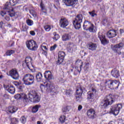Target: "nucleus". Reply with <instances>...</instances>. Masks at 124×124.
I'll list each match as a JSON object with an SVG mask.
<instances>
[{"label": "nucleus", "mask_w": 124, "mask_h": 124, "mask_svg": "<svg viewBox=\"0 0 124 124\" xmlns=\"http://www.w3.org/2000/svg\"><path fill=\"white\" fill-rule=\"evenodd\" d=\"M114 102V100L111 97V96L109 95L107 96L104 100L101 102V105L103 108H106L108 105H111Z\"/></svg>", "instance_id": "obj_10"}, {"label": "nucleus", "mask_w": 124, "mask_h": 124, "mask_svg": "<svg viewBox=\"0 0 124 124\" xmlns=\"http://www.w3.org/2000/svg\"><path fill=\"white\" fill-rule=\"evenodd\" d=\"M62 38L63 41H67V40H69L71 38V36L69 34H64L62 35Z\"/></svg>", "instance_id": "obj_27"}, {"label": "nucleus", "mask_w": 124, "mask_h": 124, "mask_svg": "<svg viewBox=\"0 0 124 124\" xmlns=\"http://www.w3.org/2000/svg\"><path fill=\"white\" fill-rule=\"evenodd\" d=\"M89 66H90V63L89 62H85V65L84 66V70L85 71L89 70Z\"/></svg>", "instance_id": "obj_36"}, {"label": "nucleus", "mask_w": 124, "mask_h": 124, "mask_svg": "<svg viewBox=\"0 0 124 124\" xmlns=\"http://www.w3.org/2000/svg\"><path fill=\"white\" fill-rule=\"evenodd\" d=\"M87 116L90 119H94L95 118V111L93 109H90L87 111Z\"/></svg>", "instance_id": "obj_22"}, {"label": "nucleus", "mask_w": 124, "mask_h": 124, "mask_svg": "<svg viewBox=\"0 0 124 124\" xmlns=\"http://www.w3.org/2000/svg\"><path fill=\"white\" fill-rule=\"evenodd\" d=\"M8 96H9V95H7V94H5L4 95V97H6V98H8Z\"/></svg>", "instance_id": "obj_57"}, {"label": "nucleus", "mask_w": 124, "mask_h": 124, "mask_svg": "<svg viewBox=\"0 0 124 124\" xmlns=\"http://www.w3.org/2000/svg\"><path fill=\"white\" fill-rule=\"evenodd\" d=\"M71 93H72V91H71V90H66V95L69 96L70 95V94H71Z\"/></svg>", "instance_id": "obj_46"}, {"label": "nucleus", "mask_w": 124, "mask_h": 124, "mask_svg": "<svg viewBox=\"0 0 124 124\" xmlns=\"http://www.w3.org/2000/svg\"><path fill=\"white\" fill-rule=\"evenodd\" d=\"M53 35L54 37H53V39L54 40H55V41H57V40L60 38V35L57 34L56 32H53Z\"/></svg>", "instance_id": "obj_33"}, {"label": "nucleus", "mask_w": 124, "mask_h": 124, "mask_svg": "<svg viewBox=\"0 0 124 124\" xmlns=\"http://www.w3.org/2000/svg\"><path fill=\"white\" fill-rule=\"evenodd\" d=\"M3 78V76L2 75L0 76V79H2Z\"/></svg>", "instance_id": "obj_61"}, {"label": "nucleus", "mask_w": 124, "mask_h": 124, "mask_svg": "<svg viewBox=\"0 0 124 124\" xmlns=\"http://www.w3.org/2000/svg\"><path fill=\"white\" fill-rule=\"evenodd\" d=\"M15 98L16 99H20L21 98V96L20 95V94L17 93L15 95Z\"/></svg>", "instance_id": "obj_47"}, {"label": "nucleus", "mask_w": 124, "mask_h": 124, "mask_svg": "<svg viewBox=\"0 0 124 124\" xmlns=\"http://www.w3.org/2000/svg\"><path fill=\"white\" fill-rule=\"evenodd\" d=\"M18 122H19V120H18V119H17L16 118H13L12 119L11 124H16Z\"/></svg>", "instance_id": "obj_42"}, {"label": "nucleus", "mask_w": 124, "mask_h": 124, "mask_svg": "<svg viewBox=\"0 0 124 124\" xmlns=\"http://www.w3.org/2000/svg\"><path fill=\"white\" fill-rule=\"evenodd\" d=\"M70 110V107L67 106L62 109V112L63 113V114H66V113H68V112H69Z\"/></svg>", "instance_id": "obj_31"}, {"label": "nucleus", "mask_w": 124, "mask_h": 124, "mask_svg": "<svg viewBox=\"0 0 124 124\" xmlns=\"http://www.w3.org/2000/svg\"><path fill=\"white\" fill-rule=\"evenodd\" d=\"M64 57H65V53L63 51H59L58 53V60L57 62V64L58 65L62 64V63L63 62Z\"/></svg>", "instance_id": "obj_15"}, {"label": "nucleus", "mask_w": 124, "mask_h": 124, "mask_svg": "<svg viewBox=\"0 0 124 124\" xmlns=\"http://www.w3.org/2000/svg\"><path fill=\"white\" fill-rule=\"evenodd\" d=\"M57 47H58V46L57 45V44H54L53 46H51L50 48V51H54V50H55Z\"/></svg>", "instance_id": "obj_44"}, {"label": "nucleus", "mask_w": 124, "mask_h": 124, "mask_svg": "<svg viewBox=\"0 0 124 124\" xmlns=\"http://www.w3.org/2000/svg\"><path fill=\"white\" fill-rule=\"evenodd\" d=\"M56 2L57 3H59V0H57L56 1Z\"/></svg>", "instance_id": "obj_64"}, {"label": "nucleus", "mask_w": 124, "mask_h": 124, "mask_svg": "<svg viewBox=\"0 0 124 124\" xmlns=\"http://www.w3.org/2000/svg\"><path fill=\"white\" fill-rule=\"evenodd\" d=\"M98 38H99L102 44L103 45H107L109 43V40L106 39L105 36L101 33H99Z\"/></svg>", "instance_id": "obj_18"}, {"label": "nucleus", "mask_w": 124, "mask_h": 124, "mask_svg": "<svg viewBox=\"0 0 124 124\" xmlns=\"http://www.w3.org/2000/svg\"><path fill=\"white\" fill-rule=\"evenodd\" d=\"M26 44L28 49L31 51H36L38 48L36 42L33 40L27 41Z\"/></svg>", "instance_id": "obj_8"}, {"label": "nucleus", "mask_w": 124, "mask_h": 124, "mask_svg": "<svg viewBox=\"0 0 124 124\" xmlns=\"http://www.w3.org/2000/svg\"><path fill=\"white\" fill-rule=\"evenodd\" d=\"M20 95V98H24V99H28L31 102L35 103V102H39L40 101V97L38 94V93L35 91L31 90L28 93V95H26L25 93H19Z\"/></svg>", "instance_id": "obj_1"}, {"label": "nucleus", "mask_w": 124, "mask_h": 124, "mask_svg": "<svg viewBox=\"0 0 124 124\" xmlns=\"http://www.w3.org/2000/svg\"><path fill=\"white\" fill-rule=\"evenodd\" d=\"M39 109V105H37L33 106L32 108V113H36L38 109Z\"/></svg>", "instance_id": "obj_32"}, {"label": "nucleus", "mask_w": 124, "mask_h": 124, "mask_svg": "<svg viewBox=\"0 0 124 124\" xmlns=\"http://www.w3.org/2000/svg\"><path fill=\"white\" fill-rule=\"evenodd\" d=\"M63 2L66 6H71L73 8L75 7L77 4V1L76 0H62Z\"/></svg>", "instance_id": "obj_14"}, {"label": "nucleus", "mask_w": 124, "mask_h": 124, "mask_svg": "<svg viewBox=\"0 0 124 124\" xmlns=\"http://www.w3.org/2000/svg\"><path fill=\"white\" fill-rule=\"evenodd\" d=\"M82 22H83V16L81 14L77 15L73 21V25L76 30H79L81 28Z\"/></svg>", "instance_id": "obj_6"}, {"label": "nucleus", "mask_w": 124, "mask_h": 124, "mask_svg": "<svg viewBox=\"0 0 124 124\" xmlns=\"http://www.w3.org/2000/svg\"><path fill=\"white\" fill-rule=\"evenodd\" d=\"M83 29L85 31H89L90 32H94V25L91 22L85 21L83 24Z\"/></svg>", "instance_id": "obj_11"}, {"label": "nucleus", "mask_w": 124, "mask_h": 124, "mask_svg": "<svg viewBox=\"0 0 124 124\" xmlns=\"http://www.w3.org/2000/svg\"><path fill=\"white\" fill-rule=\"evenodd\" d=\"M97 47V45L96 44H94L93 43H90L88 44L87 48L89 50L91 51H94L96 50V48Z\"/></svg>", "instance_id": "obj_23"}, {"label": "nucleus", "mask_w": 124, "mask_h": 124, "mask_svg": "<svg viewBox=\"0 0 124 124\" xmlns=\"http://www.w3.org/2000/svg\"><path fill=\"white\" fill-rule=\"evenodd\" d=\"M30 33L31 35H35V32H34V31H30Z\"/></svg>", "instance_id": "obj_51"}, {"label": "nucleus", "mask_w": 124, "mask_h": 124, "mask_svg": "<svg viewBox=\"0 0 124 124\" xmlns=\"http://www.w3.org/2000/svg\"><path fill=\"white\" fill-rule=\"evenodd\" d=\"M11 44L10 45V47H12L13 46H14V42H11Z\"/></svg>", "instance_id": "obj_55"}, {"label": "nucleus", "mask_w": 124, "mask_h": 124, "mask_svg": "<svg viewBox=\"0 0 124 124\" xmlns=\"http://www.w3.org/2000/svg\"><path fill=\"white\" fill-rule=\"evenodd\" d=\"M68 20L66 18H61L60 20V25L61 28H65L68 26Z\"/></svg>", "instance_id": "obj_21"}, {"label": "nucleus", "mask_w": 124, "mask_h": 124, "mask_svg": "<svg viewBox=\"0 0 124 124\" xmlns=\"http://www.w3.org/2000/svg\"><path fill=\"white\" fill-rule=\"evenodd\" d=\"M3 9L4 11H2L0 12V15L3 17L5 14L9 15L10 17H14V16H15V13H14V12L13 11V8L11 6H9L8 2L6 3Z\"/></svg>", "instance_id": "obj_3"}, {"label": "nucleus", "mask_w": 124, "mask_h": 124, "mask_svg": "<svg viewBox=\"0 0 124 124\" xmlns=\"http://www.w3.org/2000/svg\"><path fill=\"white\" fill-rule=\"evenodd\" d=\"M20 121L22 124H26V122H27V119L25 116H22L20 118Z\"/></svg>", "instance_id": "obj_41"}, {"label": "nucleus", "mask_w": 124, "mask_h": 124, "mask_svg": "<svg viewBox=\"0 0 124 124\" xmlns=\"http://www.w3.org/2000/svg\"><path fill=\"white\" fill-rule=\"evenodd\" d=\"M78 72H81V69L79 70L78 67H76L75 68V70H74V75H77V73H78Z\"/></svg>", "instance_id": "obj_38"}, {"label": "nucleus", "mask_w": 124, "mask_h": 124, "mask_svg": "<svg viewBox=\"0 0 124 124\" xmlns=\"http://www.w3.org/2000/svg\"><path fill=\"white\" fill-rule=\"evenodd\" d=\"M105 85L109 89H118L120 82L117 80H108L105 82Z\"/></svg>", "instance_id": "obj_7"}, {"label": "nucleus", "mask_w": 124, "mask_h": 124, "mask_svg": "<svg viewBox=\"0 0 124 124\" xmlns=\"http://www.w3.org/2000/svg\"><path fill=\"white\" fill-rule=\"evenodd\" d=\"M3 87L6 91H7L9 93L11 94H14L15 93V87L12 85H4Z\"/></svg>", "instance_id": "obj_17"}, {"label": "nucleus", "mask_w": 124, "mask_h": 124, "mask_svg": "<svg viewBox=\"0 0 124 124\" xmlns=\"http://www.w3.org/2000/svg\"><path fill=\"white\" fill-rule=\"evenodd\" d=\"M82 107V106L81 105H79L78 107V111H80L81 110Z\"/></svg>", "instance_id": "obj_52"}, {"label": "nucleus", "mask_w": 124, "mask_h": 124, "mask_svg": "<svg viewBox=\"0 0 124 124\" xmlns=\"http://www.w3.org/2000/svg\"><path fill=\"white\" fill-rule=\"evenodd\" d=\"M94 94L92 92H88L87 93V98L88 100H90L91 102L93 101V97Z\"/></svg>", "instance_id": "obj_26"}, {"label": "nucleus", "mask_w": 124, "mask_h": 124, "mask_svg": "<svg viewBox=\"0 0 124 124\" xmlns=\"http://www.w3.org/2000/svg\"><path fill=\"white\" fill-rule=\"evenodd\" d=\"M43 91L46 92V93H54V94H57L59 92L56 91V89L53 83L51 81H49L47 84L45 85H43L42 87Z\"/></svg>", "instance_id": "obj_2"}, {"label": "nucleus", "mask_w": 124, "mask_h": 124, "mask_svg": "<svg viewBox=\"0 0 124 124\" xmlns=\"http://www.w3.org/2000/svg\"><path fill=\"white\" fill-rule=\"evenodd\" d=\"M114 124V122H113V121H110V122H109V123H108V124Z\"/></svg>", "instance_id": "obj_58"}, {"label": "nucleus", "mask_w": 124, "mask_h": 124, "mask_svg": "<svg viewBox=\"0 0 124 124\" xmlns=\"http://www.w3.org/2000/svg\"><path fill=\"white\" fill-rule=\"evenodd\" d=\"M44 29L46 31H49L51 30V26L49 25H46L44 26Z\"/></svg>", "instance_id": "obj_43"}, {"label": "nucleus", "mask_w": 124, "mask_h": 124, "mask_svg": "<svg viewBox=\"0 0 124 124\" xmlns=\"http://www.w3.org/2000/svg\"><path fill=\"white\" fill-rule=\"evenodd\" d=\"M122 108H123V105L122 104H118L113 106L110 108L109 113L113 114L114 116H117L120 113V111H121Z\"/></svg>", "instance_id": "obj_9"}, {"label": "nucleus", "mask_w": 124, "mask_h": 124, "mask_svg": "<svg viewBox=\"0 0 124 124\" xmlns=\"http://www.w3.org/2000/svg\"><path fill=\"white\" fill-rule=\"evenodd\" d=\"M42 74L41 73L39 72L36 74V79L38 82H41L42 80Z\"/></svg>", "instance_id": "obj_28"}, {"label": "nucleus", "mask_w": 124, "mask_h": 124, "mask_svg": "<svg viewBox=\"0 0 124 124\" xmlns=\"http://www.w3.org/2000/svg\"><path fill=\"white\" fill-rule=\"evenodd\" d=\"M111 75L114 78H119L120 77V71L116 69H114L111 71Z\"/></svg>", "instance_id": "obj_24"}, {"label": "nucleus", "mask_w": 124, "mask_h": 124, "mask_svg": "<svg viewBox=\"0 0 124 124\" xmlns=\"http://www.w3.org/2000/svg\"><path fill=\"white\" fill-rule=\"evenodd\" d=\"M44 77L45 79H46L48 81H50V80H52L54 78L53 77V75H52V73L50 71H46L44 73Z\"/></svg>", "instance_id": "obj_20"}, {"label": "nucleus", "mask_w": 124, "mask_h": 124, "mask_svg": "<svg viewBox=\"0 0 124 124\" xmlns=\"http://www.w3.org/2000/svg\"><path fill=\"white\" fill-rule=\"evenodd\" d=\"M34 77L30 74L25 75L23 78L24 83L27 86L32 84L34 82Z\"/></svg>", "instance_id": "obj_5"}, {"label": "nucleus", "mask_w": 124, "mask_h": 124, "mask_svg": "<svg viewBox=\"0 0 124 124\" xmlns=\"http://www.w3.org/2000/svg\"><path fill=\"white\" fill-rule=\"evenodd\" d=\"M9 113H15L16 111H17V108L14 106H10L9 107V110H8Z\"/></svg>", "instance_id": "obj_29"}, {"label": "nucleus", "mask_w": 124, "mask_h": 124, "mask_svg": "<svg viewBox=\"0 0 124 124\" xmlns=\"http://www.w3.org/2000/svg\"><path fill=\"white\" fill-rule=\"evenodd\" d=\"M25 87L24 86L20 85L18 87V89L19 90V92H23L24 91V88Z\"/></svg>", "instance_id": "obj_48"}, {"label": "nucleus", "mask_w": 124, "mask_h": 124, "mask_svg": "<svg viewBox=\"0 0 124 124\" xmlns=\"http://www.w3.org/2000/svg\"><path fill=\"white\" fill-rule=\"evenodd\" d=\"M76 65H79V69L81 70L82 66H83V62L81 60H78L76 62Z\"/></svg>", "instance_id": "obj_30"}, {"label": "nucleus", "mask_w": 124, "mask_h": 124, "mask_svg": "<svg viewBox=\"0 0 124 124\" xmlns=\"http://www.w3.org/2000/svg\"><path fill=\"white\" fill-rule=\"evenodd\" d=\"M4 19H5L6 21H10V18L9 16H6L4 17Z\"/></svg>", "instance_id": "obj_50"}, {"label": "nucleus", "mask_w": 124, "mask_h": 124, "mask_svg": "<svg viewBox=\"0 0 124 124\" xmlns=\"http://www.w3.org/2000/svg\"><path fill=\"white\" fill-rule=\"evenodd\" d=\"M31 61H32V59L30 57H27L25 58V62H23L22 65L23 66H26V67H28L30 70L31 71H32L33 70V65H32V63H31Z\"/></svg>", "instance_id": "obj_12"}, {"label": "nucleus", "mask_w": 124, "mask_h": 124, "mask_svg": "<svg viewBox=\"0 0 124 124\" xmlns=\"http://www.w3.org/2000/svg\"><path fill=\"white\" fill-rule=\"evenodd\" d=\"M124 44L123 42L114 45L112 47V51H114L115 53H117L118 55H122V52L120 51L124 48Z\"/></svg>", "instance_id": "obj_13"}, {"label": "nucleus", "mask_w": 124, "mask_h": 124, "mask_svg": "<svg viewBox=\"0 0 124 124\" xmlns=\"http://www.w3.org/2000/svg\"><path fill=\"white\" fill-rule=\"evenodd\" d=\"M118 35V31L115 30H110L107 33V35L108 38H113L117 36Z\"/></svg>", "instance_id": "obj_19"}, {"label": "nucleus", "mask_w": 124, "mask_h": 124, "mask_svg": "<svg viewBox=\"0 0 124 124\" xmlns=\"http://www.w3.org/2000/svg\"><path fill=\"white\" fill-rule=\"evenodd\" d=\"M9 3L12 6H14L17 3V0H10Z\"/></svg>", "instance_id": "obj_37"}, {"label": "nucleus", "mask_w": 124, "mask_h": 124, "mask_svg": "<svg viewBox=\"0 0 124 124\" xmlns=\"http://www.w3.org/2000/svg\"><path fill=\"white\" fill-rule=\"evenodd\" d=\"M10 75L14 80L19 79V73L16 69H13L10 71Z\"/></svg>", "instance_id": "obj_16"}, {"label": "nucleus", "mask_w": 124, "mask_h": 124, "mask_svg": "<svg viewBox=\"0 0 124 124\" xmlns=\"http://www.w3.org/2000/svg\"><path fill=\"white\" fill-rule=\"evenodd\" d=\"M26 23L28 26H32L33 25V21L31 19H28Z\"/></svg>", "instance_id": "obj_40"}, {"label": "nucleus", "mask_w": 124, "mask_h": 124, "mask_svg": "<svg viewBox=\"0 0 124 124\" xmlns=\"http://www.w3.org/2000/svg\"><path fill=\"white\" fill-rule=\"evenodd\" d=\"M74 70H75V68H70L69 70V71L71 72H73V71H74Z\"/></svg>", "instance_id": "obj_54"}, {"label": "nucleus", "mask_w": 124, "mask_h": 124, "mask_svg": "<svg viewBox=\"0 0 124 124\" xmlns=\"http://www.w3.org/2000/svg\"><path fill=\"white\" fill-rule=\"evenodd\" d=\"M43 48H44V49H45V50H47V47H46V46H44Z\"/></svg>", "instance_id": "obj_59"}, {"label": "nucleus", "mask_w": 124, "mask_h": 124, "mask_svg": "<svg viewBox=\"0 0 124 124\" xmlns=\"http://www.w3.org/2000/svg\"><path fill=\"white\" fill-rule=\"evenodd\" d=\"M85 89L84 87L81 86V85H78L77 87L75 97L77 101L80 102L82 99H83V97H82V94Z\"/></svg>", "instance_id": "obj_4"}, {"label": "nucleus", "mask_w": 124, "mask_h": 124, "mask_svg": "<svg viewBox=\"0 0 124 124\" xmlns=\"http://www.w3.org/2000/svg\"><path fill=\"white\" fill-rule=\"evenodd\" d=\"M15 53V51L13 50H7L6 52V56H11L12 54H14Z\"/></svg>", "instance_id": "obj_35"}, {"label": "nucleus", "mask_w": 124, "mask_h": 124, "mask_svg": "<svg viewBox=\"0 0 124 124\" xmlns=\"http://www.w3.org/2000/svg\"><path fill=\"white\" fill-rule=\"evenodd\" d=\"M65 119H66V117L65 115H62L60 118V122L61 124H63L65 122Z\"/></svg>", "instance_id": "obj_34"}, {"label": "nucleus", "mask_w": 124, "mask_h": 124, "mask_svg": "<svg viewBox=\"0 0 124 124\" xmlns=\"http://www.w3.org/2000/svg\"><path fill=\"white\" fill-rule=\"evenodd\" d=\"M29 11H30V13H31V14L32 15L33 17H36L37 16L36 12H35L34 10H33V9H31V10H30Z\"/></svg>", "instance_id": "obj_39"}, {"label": "nucleus", "mask_w": 124, "mask_h": 124, "mask_svg": "<svg viewBox=\"0 0 124 124\" xmlns=\"http://www.w3.org/2000/svg\"><path fill=\"white\" fill-rule=\"evenodd\" d=\"M90 15L92 16V17H94V16H96V14H95L94 13V10L92 11V12H89Z\"/></svg>", "instance_id": "obj_45"}, {"label": "nucleus", "mask_w": 124, "mask_h": 124, "mask_svg": "<svg viewBox=\"0 0 124 124\" xmlns=\"http://www.w3.org/2000/svg\"><path fill=\"white\" fill-rule=\"evenodd\" d=\"M89 92H91L92 93H93V94H94V93H96V92H97V90H96V89H95L94 88H92V91H89Z\"/></svg>", "instance_id": "obj_49"}, {"label": "nucleus", "mask_w": 124, "mask_h": 124, "mask_svg": "<svg viewBox=\"0 0 124 124\" xmlns=\"http://www.w3.org/2000/svg\"><path fill=\"white\" fill-rule=\"evenodd\" d=\"M37 124H41V122H40V121H38V122H37Z\"/></svg>", "instance_id": "obj_62"}, {"label": "nucleus", "mask_w": 124, "mask_h": 124, "mask_svg": "<svg viewBox=\"0 0 124 124\" xmlns=\"http://www.w3.org/2000/svg\"><path fill=\"white\" fill-rule=\"evenodd\" d=\"M8 27H9V28H10V27H11V24H8Z\"/></svg>", "instance_id": "obj_63"}, {"label": "nucleus", "mask_w": 124, "mask_h": 124, "mask_svg": "<svg viewBox=\"0 0 124 124\" xmlns=\"http://www.w3.org/2000/svg\"><path fill=\"white\" fill-rule=\"evenodd\" d=\"M120 34H121V35L123 34V33H124V30L120 29Z\"/></svg>", "instance_id": "obj_53"}, {"label": "nucleus", "mask_w": 124, "mask_h": 124, "mask_svg": "<svg viewBox=\"0 0 124 124\" xmlns=\"http://www.w3.org/2000/svg\"><path fill=\"white\" fill-rule=\"evenodd\" d=\"M40 6L41 8L40 13L41 15H47V9L45 6H44L42 3H41Z\"/></svg>", "instance_id": "obj_25"}, {"label": "nucleus", "mask_w": 124, "mask_h": 124, "mask_svg": "<svg viewBox=\"0 0 124 124\" xmlns=\"http://www.w3.org/2000/svg\"><path fill=\"white\" fill-rule=\"evenodd\" d=\"M112 43H115V39H113L112 40Z\"/></svg>", "instance_id": "obj_60"}, {"label": "nucleus", "mask_w": 124, "mask_h": 124, "mask_svg": "<svg viewBox=\"0 0 124 124\" xmlns=\"http://www.w3.org/2000/svg\"><path fill=\"white\" fill-rule=\"evenodd\" d=\"M3 24V22H2V21H1L0 22V28H2V25Z\"/></svg>", "instance_id": "obj_56"}]
</instances>
